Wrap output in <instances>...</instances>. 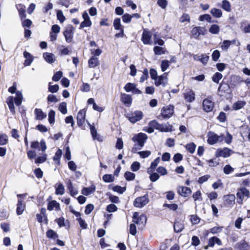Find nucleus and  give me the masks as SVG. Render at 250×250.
Returning a JSON list of instances; mask_svg holds the SVG:
<instances>
[{
	"label": "nucleus",
	"instance_id": "f257e3e1",
	"mask_svg": "<svg viewBox=\"0 0 250 250\" xmlns=\"http://www.w3.org/2000/svg\"><path fill=\"white\" fill-rule=\"evenodd\" d=\"M17 86L15 83L13 85L8 88V91L11 93H16V97L14 98L13 96H9L7 98V103L8 105L10 111L15 113V106L14 104V101L16 105L19 106L21 104L23 98L22 94L20 91H16Z\"/></svg>",
	"mask_w": 250,
	"mask_h": 250
},
{
	"label": "nucleus",
	"instance_id": "f03ea898",
	"mask_svg": "<svg viewBox=\"0 0 250 250\" xmlns=\"http://www.w3.org/2000/svg\"><path fill=\"white\" fill-rule=\"evenodd\" d=\"M147 137L146 134L140 133L135 135L132 138V141L136 144L133 146L132 150L135 151L138 149H140L144 146V144Z\"/></svg>",
	"mask_w": 250,
	"mask_h": 250
},
{
	"label": "nucleus",
	"instance_id": "7ed1b4c3",
	"mask_svg": "<svg viewBox=\"0 0 250 250\" xmlns=\"http://www.w3.org/2000/svg\"><path fill=\"white\" fill-rule=\"evenodd\" d=\"M149 125L161 132H170L172 130V126L169 124H160L155 120L150 122Z\"/></svg>",
	"mask_w": 250,
	"mask_h": 250
},
{
	"label": "nucleus",
	"instance_id": "20e7f679",
	"mask_svg": "<svg viewBox=\"0 0 250 250\" xmlns=\"http://www.w3.org/2000/svg\"><path fill=\"white\" fill-rule=\"evenodd\" d=\"M149 202L148 194L137 197L134 201L133 205L135 207L141 208L146 205Z\"/></svg>",
	"mask_w": 250,
	"mask_h": 250
},
{
	"label": "nucleus",
	"instance_id": "39448f33",
	"mask_svg": "<svg viewBox=\"0 0 250 250\" xmlns=\"http://www.w3.org/2000/svg\"><path fill=\"white\" fill-rule=\"evenodd\" d=\"M75 28L72 25H68L65 28L63 32V35L65 37V41L67 42H71L72 41Z\"/></svg>",
	"mask_w": 250,
	"mask_h": 250
},
{
	"label": "nucleus",
	"instance_id": "423d86ee",
	"mask_svg": "<svg viewBox=\"0 0 250 250\" xmlns=\"http://www.w3.org/2000/svg\"><path fill=\"white\" fill-rule=\"evenodd\" d=\"M233 153V150L228 148L224 147L223 148H218L215 152V156L216 157H222L227 158L230 156Z\"/></svg>",
	"mask_w": 250,
	"mask_h": 250
},
{
	"label": "nucleus",
	"instance_id": "0eeeda50",
	"mask_svg": "<svg viewBox=\"0 0 250 250\" xmlns=\"http://www.w3.org/2000/svg\"><path fill=\"white\" fill-rule=\"evenodd\" d=\"M208 143L211 145L217 143L219 141H222V135L218 136L215 133L209 131L208 133Z\"/></svg>",
	"mask_w": 250,
	"mask_h": 250
},
{
	"label": "nucleus",
	"instance_id": "6e6552de",
	"mask_svg": "<svg viewBox=\"0 0 250 250\" xmlns=\"http://www.w3.org/2000/svg\"><path fill=\"white\" fill-rule=\"evenodd\" d=\"M133 222L136 224L144 225L146 223V217L144 214L139 215L138 212H135L133 213Z\"/></svg>",
	"mask_w": 250,
	"mask_h": 250
},
{
	"label": "nucleus",
	"instance_id": "1a4fd4ad",
	"mask_svg": "<svg viewBox=\"0 0 250 250\" xmlns=\"http://www.w3.org/2000/svg\"><path fill=\"white\" fill-rule=\"evenodd\" d=\"M250 192L246 188H240L237 193V197L238 198L237 202L239 204H242L243 199L245 197H248L249 195Z\"/></svg>",
	"mask_w": 250,
	"mask_h": 250
},
{
	"label": "nucleus",
	"instance_id": "9d476101",
	"mask_svg": "<svg viewBox=\"0 0 250 250\" xmlns=\"http://www.w3.org/2000/svg\"><path fill=\"white\" fill-rule=\"evenodd\" d=\"M184 99L188 103H192L195 99V92L191 89H186L183 93Z\"/></svg>",
	"mask_w": 250,
	"mask_h": 250
},
{
	"label": "nucleus",
	"instance_id": "9b49d317",
	"mask_svg": "<svg viewBox=\"0 0 250 250\" xmlns=\"http://www.w3.org/2000/svg\"><path fill=\"white\" fill-rule=\"evenodd\" d=\"M206 32V29L203 27H194L191 32V36L194 39H198L200 35H205Z\"/></svg>",
	"mask_w": 250,
	"mask_h": 250
},
{
	"label": "nucleus",
	"instance_id": "f8f14e48",
	"mask_svg": "<svg viewBox=\"0 0 250 250\" xmlns=\"http://www.w3.org/2000/svg\"><path fill=\"white\" fill-rule=\"evenodd\" d=\"M31 147L34 149H37L39 150L45 151L46 149V146L45 142L42 140L40 142L38 141H34L31 143Z\"/></svg>",
	"mask_w": 250,
	"mask_h": 250
},
{
	"label": "nucleus",
	"instance_id": "ddd939ff",
	"mask_svg": "<svg viewBox=\"0 0 250 250\" xmlns=\"http://www.w3.org/2000/svg\"><path fill=\"white\" fill-rule=\"evenodd\" d=\"M174 107L172 105H168L164 107L162 109L161 115L164 119L170 118L173 114Z\"/></svg>",
	"mask_w": 250,
	"mask_h": 250
},
{
	"label": "nucleus",
	"instance_id": "4468645a",
	"mask_svg": "<svg viewBox=\"0 0 250 250\" xmlns=\"http://www.w3.org/2000/svg\"><path fill=\"white\" fill-rule=\"evenodd\" d=\"M202 105L204 110L207 112L211 111L214 108V103L209 98L204 99Z\"/></svg>",
	"mask_w": 250,
	"mask_h": 250
},
{
	"label": "nucleus",
	"instance_id": "2eb2a0df",
	"mask_svg": "<svg viewBox=\"0 0 250 250\" xmlns=\"http://www.w3.org/2000/svg\"><path fill=\"white\" fill-rule=\"evenodd\" d=\"M154 81V84L156 86L160 85L165 86L167 83V73H165L163 75L158 76Z\"/></svg>",
	"mask_w": 250,
	"mask_h": 250
},
{
	"label": "nucleus",
	"instance_id": "dca6fc26",
	"mask_svg": "<svg viewBox=\"0 0 250 250\" xmlns=\"http://www.w3.org/2000/svg\"><path fill=\"white\" fill-rule=\"evenodd\" d=\"M143 117V113L140 111H136L129 115L128 120L130 122L135 123L140 121Z\"/></svg>",
	"mask_w": 250,
	"mask_h": 250
},
{
	"label": "nucleus",
	"instance_id": "f3484780",
	"mask_svg": "<svg viewBox=\"0 0 250 250\" xmlns=\"http://www.w3.org/2000/svg\"><path fill=\"white\" fill-rule=\"evenodd\" d=\"M83 21L81 22L80 28L82 29L85 27H90L92 25V22L90 20L89 16L86 11H84L83 14Z\"/></svg>",
	"mask_w": 250,
	"mask_h": 250
},
{
	"label": "nucleus",
	"instance_id": "a211bd4d",
	"mask_svg": "<svg viewBox=\"0 0 250 250\" xmlns=\"http://www.w3.org/2000/svg\"><path fill=\"white\" fill-rule=\"evenodd\" d=\"M177 192L181 196L186 197L191 194V190L186 187L179 186L177 188Z\"/></svg>",
	"mask_w": 250,
	"mask_h": 250
},
{
	"label": "nucleus",
	"instance_id": "6ab92c4d",
	"mask_svg": "<svg viewBox=\"0 0 250 250\" xmlns=\"http://www.w3.org/2000/svg\"><path fill=\"white\" fill-rule=\"evenodd\" d=\"M86 111L83 109L79 111L77 114V124L79 126H82L85 120Z\"/></svg>",
	"mask_w": 250,
	"mask_h": 250
},
{
	"label": "nucleus",
	"instance_id": "aec40b11",
	"mask_svg": "<svg viewBox=\"0 0 250 250\" xmlns=\"http://www.w3.org/2000/svg\"><path fill=\"white\" fill-rule=\"evenodd\" d=\"M151 34L150 33L147 31L144 30L143 31L142 37V41L145 44H151Z\"/></svg>",
	"mask_w": 250,
	"mask_h": 250
},
{
	"label": "nucleus",
	"instance_id": "412c9836",
	"mask_svg": "<svg viewBox=\"0 0 250 250\" xmlns=\"http://www.w3.org/2000/svg\"><path fill=\"white\" fill-rule=\"evenodd\" d=\"M121 101L127 106H129L132 103L131 96L128 94L122 93L121 95Z\"/></svg>",
	"mask_w": 250,
	"mask_h": 250
},
{
	"label": "nucleus",
	"instance_id": "4be33fe9",
	"mask_svg": "<svg viewBox=\"0 0 250 250\" xmlns=\"http://www.w3.org/2000/svg\"><path fill=\"white\" fill-rule=\"evenodd\" d=\"M224 203L228 206L232 205L235 203V196L233 194H229L224 196Z\"/></svg>",
	"mask_w": 250,
	"mask_h": 250
},
{
	"label": "nucleus",
	"instance_id": "5701e85b",
	"mask_svg": "<svg viewBox=\"0 0 250 250\" xmlns=\"http://www.w3.org/2000/svg\"><path fill=\"white\" fill-rule=\"evenodd\" d=\"M66 184L67 189L72 196L74 197L78 194V190L73 186L72 183L70 180H68V182L66 183Z\"/></svg>",
	"mask_w": 250,
	"mask_h": 250
},
{
	"label": "nucleus",
	"instance_id": "b1692460",
	"mask_svg": "<svg viewBox=\"0 0 250 250\" xmlns=\"http://www.w3.org/2000/svg\"><path fill=\"white\" fill-rule=\"evenodd\" d=\"M100 61L98 58L92 56L88 60V66L90 68H95L100 65Z\"/></svg>",
	"mask_w": 250,
	"mask_h": 250
},
{
	"label": "nucleus",
	"instance_id": "393cba45",
	"mask_svg": "<svg viewBox=\"0 0 250 250\" xmlns=\"http://www.w3.org/2000/svg\"><path fill=\"white\" fill-rule=\"evenodd\" d=\"M17 206L16 213L18 215H21L25 209V205L23 204L22 200L19 199Z\"/></svg>",
	"mask_w": 250,
	"mask_h": 250
},
{
	"label": "nucleus",
	"instance_id": "a878e982",
	"mask_svg": "<svg viewBox=\"0 0 250 250\" xmlns=\"http://www.w3.org/2000/svg\"><path fill=\"white\" fill-rule=\"evenodd\" d=\"M96 187L94 185H92L88 188H84L82 190V193L85 196H88L95 191Z\"/></svg>",
	"mask_w": 250,
	"mask_h": 250
},
{
	"label": "nucleus",
	"instance_id": "bb28decb",
	"mask_svg": "<svg viewBox=\"0 0 250 250\" xmlns=\"http://www.w3.org/2000/svg\"><path fill=\"white\" fill-rule=\"evenodd\" d=\"M55 193L57 195H63L64 193V187L61 183H57L55 185Z\"/></svg>",
	"mask_w": 250,
	"mask_h": 250
},
{
	"label": "nucleus",
	"instance_id": "cd10ccee",
	"mask_svg": "<svg viewBox=\"0 0 250 250\" xmlns=\"http://www.w3.org/2000/svg\"><path fill=\"white\" fill-rule=\"evenodd\" d=\"M43 57L44 60L50 63L54 62L55 61L54 55L51 53L45 52L43 53Z\"/></svg>",
	"mask_w": 250,
	"mask_h": 250
},
{
	"label": "nucleus",
	"instance_id": "c85d7f7f",
	"mask_svg": "<svg viewBox=\"0 0 250 250\" xmlns=\"http://www.w3.org/2000/svg\"><path fill=\"white\" fill-rule=\"evenodd\" d=\"M236 246L239 250H248L250 248L249 245L245 240L238 243Z\"/></svg>",
	"mask_w": 250,
	"mask_h": 250
},
{
	"label": "nucleus",
	"instance_id": "c756f323",
	"mask_svg": "<svg viewBox=\"0 0 250 250\" xmlns=\"http://www.w3.org/2000/svg\"><path fill=\"white\" fill-rule=\"evenodd\" d=\"M23 56L25 58L26 60L24 61V65L25 66H29L31 64L33 61L32 56L27 51H24L23 53Z\"/></svg>",
	"mask_w": 250,
	"mask_h": 250
},
{
	"label": "nucleus",
	"instance_id": "7c9ffc66",
	"mask_svg": "<svg viewBox=\"0 0 250 250\" xmlns=\"http://www.w3.org/2000/svg\"><path fill=\"white\" fill-rule=\"evenodd\" d=\"M215 244L218 245H221V240L216 237L213 236L209 239L208 246L212 247L214 246Z\"/></svg>",
	"mask_w": 250,
	"mask_h": 250
},
{
	"label": "nucleus",
	"instance_id": "2f4dec72",
	"mask_svg": "<svg viewBox=\"0 0 250 250\" xmlns=\"http://www.w3.org/2000/svg\"><path fill=\"white\" fill-rule=\"evenodd\" d=\"M35 114L36 115V118L37 120H42L46 118V115L43 112L41 109L36 108L35 110Z\"/></svg>",
	"mask_w": 250,
	"mask_h": 250
},
{
	"label": "nucleus",
	"instance_id": "473e14b6",
	"mask_svg": "<svg viewBox=\"0 0 250 250\" xmlns=\"http://www.w3.org/2000/svg\"><path fill=\"white\" fill-rule=\"evenodd\" d=\"M54 208L56 210L60 209V205L56 201L53 200L48 203L47 209L49 210H52Z\"/></svg>",
	"mask_w": 250,
	"mask_h": 250
},
{
	"label": "nucleus",
	"instance_id": "72a5a7b5",
	"mask_svg": "<svg viewBox=\"0 0 250 250\" xmlns=\"http://www.w3.org/2000/svg\"><path fill=\"white\" fill-rule=\"evenodd\" d=\"M229 86L226 83H221L218 88V91L220 92V95H223L226 92H228L229 90Z\"/></svg>",
	"mask_w": 250,
	"mask_h": 250
},
{
	"label": "nucleus",
	"instance_id": "f704fd0d",
	"mask_svg": "<svg viewBox=\"0 0 250 250\" xmlns=\"http://www.w3.org/2000/svg\"><path fill=\"white\" fill-rule=\"evenodd\" d=\"M160 161V158L158 157L151 163L150 167L147 169L148 173L152 172L154 170L155 168L159 163Z\"/></svg>",
	"mask_w": 250,
	"mask_h": 250
},
{
	"label": "nucleus",
	"instance_id": "c9c22d12",
	"mask_svg": "<svg viewBox=\"0 0 250 250\" xmlns=\"http://www.w3.org/2000/svg\"><path fill=\"white\" fill-rule=\"evenodd\" d=\"M184 229V225L183 223L176 222L174 225V229L176 232H180Z\"/></svg>",
	"mask_w": 250,
	"mask_h": 250
},
{
	"label": "nucleus",
	"instance_id": "e433bc0d",
	"mask_svg": "<svg viewBox=\"0 0 250 250\" xmlns=\"http://www.w3.org/2000/svg\"><path fill=\"white\" fill-rule=\"evenodd\" d=\"M210 13L213 17L216 18H220L222 16V12L221 10L215 8H212L210 10Z\"/></svg>",
	"mask_w": 250,
	"mask_h": 250
},
{
	"label": "nucleus",
	"instance_id": "4c0bfd02",
	"mask_svg": "<svg viewBox=\"0 0 250 250\" xmlns=\"http://www.w3.org/2000/svg\"><path fill=\"white\" fill-rule=\"evenodd\" d=\"M154 53L157 55H161L165 54L166 52V50L165 48L156 46L153 48Z\"/></svg>",
	"mask_w": 250,
	"mask_h": 250
},
{
	"label": "nucleus",
	"instance_id": "58836bf2",
	"mask_svg": "<svg viewBox=\"0 0 250 250\" xmlns=\"http://www.w3.org/2000/svg\"><path fill=\"white\" fill-rule=\"evenodd\" d=\"M17 9L19 11L20 16L21 19L25 18L26 17V14L25 13V7L21 4H19L17 6Z\"/></svg>",
	"mask_w": 250,
	"mask_h": 250
},
{
	"label": "nucleus",
	"instance_id": "ea45409f",
	"mask_svg": "<svg viewBox=\"0 0 250 250\" xmlns=\"http://www.w3.org/2000/svg\"><path fill=\"white\" fill-rule=\"evenodd\" d=\"M113 25L116 30L122 31L123 28L121 24V20L119 18H116L114 21Z\"/></svg>",
	"mask_w": 250,
	"mask_h": 250
},
{
	"label": "nucleus",
	"instance_id": "a19ab883",
	"mask_svg": "<svg viewBox=\"0 0 250 250\" xmlns=\"http://www.w3.org/2000/svg\"><path fill=\"white\" fill-rule=\"evenodd\" d=\"M222 8L227 12L231 11V5L230 2L227 0L222 1Z\"/></svg>",
	"mask_w": 250,
	"mask_h": 250
},
{
	"label": "nucleus",
	"instance_id": "79ce46f5",
	"mask_svg": "<svg viewBox=\"0 0 250 250\" xmlns=\"http://www.w3.org/2000/svg\"><path fill=\"white\" fill-rule=\"evenodd\" d=\"M196 146L194 143H190L186 145L185 147L189 152L193 153L195 151Z\"/></svg>",
	"mask_w": 250,
	"mask_h": 250
},
{
	"label": "nucleus",
	"instance_id": "37998d69",
	"mask_svg": "<svg viewBox=\"0 0 250 250\" xmlns=\"http://www.w3.org/2000/svg\"><path fill=\"white\" fill-rule=\"evenodd\" d=\"M170 62L165 60L161 61V68L163 72L165 71L169 66Z\"/></svg>",
	"mask_w": 250,
	"mask_h": 250
},
{
	"label": "nucleus",
	"instance_id": "c03bdc74",
	"mask_svg": "<svg viewBox=\"0 0 250 250\" xmlns=\"http://www.w3.org/2000/svg\"><path fill=\"white\" fill-rule=\"evenodd\" d=\"M220 31V27L217 24L212 25L209 29V32L213 34H217Z\"/></svg>",
	"mask_w": 250,
	"mask_h": 250
},
{
	"label": "nucleus",
	"instance_id": "a18cd8bd",
	"mask_svg": "<svg viewBox=\"0 0 250 250\" xmlns=\"http://www.w3.org/2000/svg\"><path fill=\"white\" fill-rule=\"evenodd\" d=\"M246 104V103L243 101H237L232 106V107L235 110H239L242 108Z\"/></svg>",
	"mask_w": 250,
	"mask_h": 250
},
{
	"label": "nucleus",
	"instance_id": "49530a36",
	"mask_svg": "<svg viewBox=\"0 0 250 250\" xmlns=\"http://www.w3.org/2000/svg\"><path fill=\"white\" fill-rule=\"evenodd\" d=\"M59 110L62 114H66L67 112L66 103L65 102L61 103L59 105Z\"/></svg>",
	"mask_w": 250,
	"mask_h": 250
},
{
	"label": "nucleus",
	"instance_id": "de8ad7c7",
	"mask_svg": "<svg viewBox=\"0 0 250 250\" xmlns=\"http://www.w3.org/2000/svg\"><path fill=\"white\" fill-rule=\"evenodd\" d=\"M135 84L131 83H128L125 85L124 89L127 92H129L131 91L132 92L133 90L135 88Z\"/></svg>",
	"mask_w": 250,
	"mask_h": 250
},
{
	"label": "nucleus",
	"instance_id": "09e8293b",
	"mask_svg": "<svg viewBox=\"0 0 250 250\" xmlns=\"http://www.w3.org/2000/svg\"><path fill=\"white\" fill-rule=\"evenodd\" d=\"M8 143V137L5 134H0V145L3 146Z\"/></svg>",
	"mask_w": 250,
	"mask_h": 250
},
{
	"label": "nucleus",
	"instance_id": "8fccbe9b",
	"mask_svg": "<svg viewBox=\"0 0 250 250\" xmlns=\"http://www.w3.org/2000/svg\"><path fill=\"white\" fill-rule=\"evenodd\" d=\"M125 179L127 181H132L135 179V174L133 173H132L130 171H126L125 173Z\"/></svg>",
	"mask_w": 250,
	"mask_h": 250
},
{
	"label": "nucleus",
	"instance_id": "3c124183",
	"mask_svg": "<svg viewBox=\"0 0 250 250\" xmlns=\"http://www.w3.org/2000/svg\"><path fill=\"white\" fill-rule=\"evenodd\" d=\"M103 180L106 183L112 182L114 180V177L111 174H105L103 177Z\"/></svg>",
	"mask_w": 250,
	"mask_h": 250
},
{
	"label": "nucleus",
	"instance_id": "603ef678",
	"mask_svg": "<svg viewBox=\"0 0 250 250\" xmlns=\"http://www.w3.org/2000/svg\"><path fill=\"white\" fill-rule=\"evenodd\" d=\"M55 112L51 110L48 114V121L50 124H54L55 122Z\"/></svg>",
	"mask_w": 250,
	"mask_h": 250
},
{
	"label": "nucleus",
	"instance_id": "864d4df0",
	"mask_svg": "<svg viewBox=\"0 0 250 250\" xmlns=\"http://www.w3.org/2000/svg\"><path fill=\"white\" fill-rule=\"evenodd\" d=\"M222 77L223 76L221 73L216 72L212 76V80L214 83H218Z\"/></svg>",
	"mask_w": 250,
	"mask_h": 250
},
{
	"label": "nucleus",
	"instance_id": "5fc2aeb1",
	"mask_svg": "<svg viewBox=\"0 0 250 250\" xmlns=\"http://www.w3.org/2000/svg\"><path fill=\"white\" fill-rule=\"evenodd\" d=\"M212 18L211 16L208 14H204L201 15L199 18V20L200 21H207L211 23L213 22V21L211 20Z\"/></svg>",
	"mask_w": 250,
	"mask_h": 250
},
{
	"label": "nucleus",
	"instance_id": "6e6d98bb",
	"mask_svg": "<svg viewBox=\"0 0 250 250\" xmlns=\"http://www.w3.org/2000/svg\"><path fill=\"white\" fill-rule=\"evenodd\" d=\"M230 41L224 40L221 45V48H222V50H227L230 46Z\"/></svg>",
	"mask_w": 250,
	"mask_h": 250
},
{
	"label": "nucleus",
	"instance_id": "4d7b16f0",
	"mask_svg": "<svg viewBox=\"0 0 250 250\" xmlns=\"http://www.w3.org/2000/svg\"><path fill=\"white\" fill-rule=\"evenodd\" d=\"M50 84H51V83H49V87H48V91L51 93L57 92L59 89V85L58 84H55L54 85H51Z\"/></svg>",
	"mask_w": 250,
	"mask_h": 250
},
{
	"label": "nucleus",
	"instance_id": "13d9d810",
	"mask_svg": "<svg viewBox=\"0 0 250 250\" xmlns=\"http://www.w3.org/2000/svg\"><path fill=\"white\" fill-rule=\"evenodd\" d=\"M90 125V132H91V133L93 138L94 140H96V139L99 140V138L97 136L96 129L95 128V127L94 126H92L90 125Z\"/></svg>",
	"mask_w": 250,
	"mask_h": 250
},
{
	"label": "nucleus",
	"instance_id": "bf43d9fd",
	"mask_svg": "<svg viewBox=\"0 0 250 250\" xmlns=\"http://www.w3.org/2000/svg\"><path fill=\"white\" fill-rule=\"evenodd\" d=\"M223 229V227H214L210 229V232L212 234H217L221 232Z\"/></svg>",
	"mask_w": 250,
	"mask_h": 250
},
{
	"label": "nucleus",
	"instance_id": "052dcab7",
	"mask_svg": "<svg viewBox=\"0 0 250 250\" xmlns=\"http://www.w3.org/2000/svg\"><path fill=\"white\" fill-rule=\"evenodd\" d=\"M148 78V72L146 68L143 70V74L140 78V82L143 83Z\"/></svg>",
	"mask_w": 250,
	"mask_h": 250
},
{
	"label": "nucleus",
	"instance_id": "680f3d73",
	"mask_svg": "<svg viewBox=\"0 0 250 250\" xmlns=\"http://www.w3.org/2000/svg\"><path fill=\"white\" fill-rule=\"evenodd\" d=\"M62 76V71L57 72L53 76L52 80L55 82H57L60 80Z\"/></svg>",
	"mask_w": 250,
	"mask_h": 250
},
{
	"label": "nucleus",
	"instance_id": "e2e57ef3",
	"mask_svg": "<svg viewBox=\"0 0 250 250\" xmlns=\"http://www.w3.org/2000/svg\"><path fill=\"white\" fill-rule=\"evenodd\" d=\"M117 207L116 205L111 204L106 207V210L109 212H115L117 210Z\"/></svg>",
	"mask_w": 250,
	"mask_h": 250
},
{
	"label": "nucleus",
	"instance_id": "0e129e2a",
	"mask_svg": "<svg viewBox=\"0 0 250 250\" xmlns=\"http://www.w3.org/2000/svg\"><path fill=\"white\" fill-rule=\"evenodd\" d=\"M150 174V179L152 182H156L160 177L159 174L157 173L154 172H150V173H148Z\"/></svg>",
	"mask_w": 250,
	"mask_h": 250
},
{
	"label": "nucleus",
	"instance_id": "69168bd1",
	"mask_svg": "<svg viewBox=\"0 0 250 250\" xmlns=\"http://www.w3.org/2000/svg\"><path fill=\"white\" fill-rule=\"evenodd\" d=\"M140 167V164L138 162H134L131 166V169L133 171H138Z\"/></svg>",
	"mask_w": 250,
	"mask_h": 250
},
{
	"label": "nucleus",
	"instance_id": "338daca9",
	"mask_svg": "<svg viewBox=\"0 0 250 250\" xmlns=\"http://www.w3.org/2000/svg\"><path fill=\"white\" fill-rule=\"evenodd\" d=\"M46 236L49 238H54L57 237V233L52 229H50L46 232Z\"/></svg>",
	"mask_w": 250,
	"mask_h": 250
},
{
	"label": "nucleus",
	"instance_id": "774afa93",
	"mask_svg": "<svg viewBox=\"0 0 250 250\" xmlns=\"http://www.w3.org/2000/svg\"><path fill=\"white\" fill-rule=\"evenodd\" d=\"M234 168H232L230 165H227L224 167L223 171L226 174H229L232 172Z\"/></svg>",
	"mask_w": 250,
	"mask_h": 250
}]
</instances>
